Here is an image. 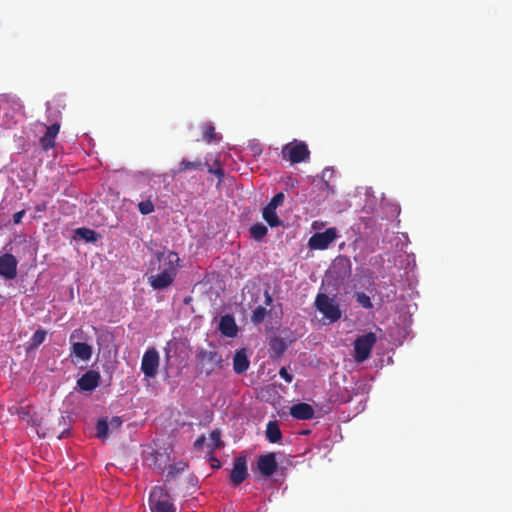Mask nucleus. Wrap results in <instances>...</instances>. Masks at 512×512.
I'll use <instances>...</instances> for the list:
<instances>
[{
	"label": "nucleus",
	"mask_w": 512,
	"mask_h": 512,
	"mask_svg": "<svg viewBox=\"0 0 512 512\" xmlns=\"http://www.w3.org/2000/svg\"><path fill=\"white\" fill-rule=\"evenodd\" d=\"M279 375L287 383H291L293 381V375L291 373H289L285 367L280 368Z\"/></svg>",
	"instance_id": "obj_37"
},
{
	"label": "nucleus",
	"mask_w": 512,
	"mask_h": 512,
	"mask_svg": "<svg viewBox=\"0 0 512 512\" xmlns=\"http://www.w3.org/2000/svg\"><path fill=\"white\" fill-rule=\"evenodd\" d=\"M76 233L88 242L96 241V232L89 228H79Z\"/></svg>",
	"instance_id": "obj_34"
},
{
	"label": "nucleus",
	"mask_w": 512,
	"mask_h": 512,
	"mask_svg": "<svg viewBox=\"0 0 512 512\" xmlns=\"http://www.w3.org/2000/svg\"><path fill=\"white\" fill-rule=\"evenodd\" d=\"M46 127L45 134L39 139V144L43 150L48 151L49 149L54 148L55 139L60 131V124L55 122Z\"/></svg>",
	"instance_id": "obj_15"
},
{
	"label": "nucleus",
	"mask_w": 512,
	"mask_h": 512,
	"mask_svg": "<svg viewBox=\"0 0 512 512\" xmlns=\"http://www.w3.org/2000/svg\"><path fill=\"white\" fill-rule=\"evenodd\" d=\"M210 444L209 447L211 451L215 449L222 448L224 446V442L221 439V431L219 429H214L209 435Z\"/></svg>",
	"instance_id": "obj_26"
},
{
	"label": "nucleus",
	"mask_w": 512,
	"mask_h": 512,
	"mask_svg": "<svg viewBox=\"0 0 512 512\" xmlns=\"http://www.w3.org/2000/svg\"><path fill=\"white\" fill-rule=\"evenodd\" d=\"M314 414L313 407L308 403H297L290 407V415L297 420H310Z\"/></svg>",
	"instance_id": "obj_16"
},
{
	"label": "nucleus",
	"mask_w": 512,
	"mask_h": 512,
	"mask_svg": "<svg viewBox=\"0 0 512 512\" xmlns=\"http://www.w3.org/2000/svg\"><path fill=\"white\" fill-rule=\"evenodd\" d=\"M338 264L348 265V267L350 268V262H349L348 258H339V259H337L335 264H334V266H336Z\"/></svg>",
	"instance_id": "obj_41"
},
{
	"label": "nucleus",
	"mask_w": 512,
	"mask_h": 512,
	"mask_svg": "<svg viewBox=\"0 0 512 512\" xmlns=\"http://www.w3.org/2000/svg\"><path fill=\"white\" fill-rule=\"evenodd\" d=\"M15 411L13 413L17 414V416L25 421L28 424L36 425V419L34 414L32 413V408L30 406H19L14 408Z\"/></svg>",
	"instance_id": "obj_23"
},
{
	"label": "nucleus",
	"mask_w": 512,
	"mask_h": 512,
	"mask_svg": "<svg viewBox=\"0 0 512 512\" xmlns=\"http://www.w3.org/2000/svg\"><path fill=\"white\" fill-rule=\"evenodd\" d=\"M187 467H188L187 463L182 462V461L170 465L168 468V472H167V478L168 479L175 478L179 473H182L183 471H185L187 469Z\"/></svg>",
	"instance_id": "obj_28"
},
{
	"label": "nucleus",
	"mask_w": 512,
	"mask_h": 512,
	"mask_svg": "<svg viewBox=\"0 0 512 512\" xmlns=\"http://www.w3.org/2000/svg\"><path fill=\"white\" fill-rule=\"evenodd\" d=\"M100 378L98 371L88 370L77 380V385L82 391H93L99 385Z\"/></svg>",
	"instance_id": "obj_14"
},
{
	"label": "nucleus",
	"mask_w": 512,
	"mask_h": 512,
	"mask_svg": "<svg viewBox=\"0 0 512 512\" xmlns=\"http://www.w3.org/2000/svg\"><path fill=\"white\" fill-rule=\"evenodd\" d=\"M205 168H207L208 173L214 174L217 178L219 183L223 181L224 178V170L220 166V163L218 160H215L214 166H211L208 162L207 165H205Z\"/></svg>",
	"instance_id": "obj_29"
},
{
	"label": "nucleus",
	"mask_w": 512,
	"mask_h": 512,
	"mask_svg": "<svg viewBox=\"0 0 512 512\" xmlns=\"http://www.w3.org/2000/svg\"><path fill=\"white\" fill-rule=\"evenodd\" d=\"M282 158L291 163H301L309 159L310 151L305 142L294 140L282 149Z\"/></svg>",
	"instance_id": "obj_3"
},
{
	"label": "nucleus",
	"mask_w": 512,
	"mask_h": 512,
	"mask_svg": "<svg viewBox=\"0 0 512 512\" xmlns=\"http://www.w3.org/2000/svg\"><path fill=\"white\" fill-rule=\"evenodd\" d=\"M159 367V354L157 350L152 347L146 350L142 357L141 370L148 378H154L157 375Z\"/></svg>",
	"instance_id": "obj_8"
},
{
	"label": "nucleus",
	"mask_w": 512,
	"mask_h": 512,
	"mask_svg": "<svg viewBox=\"0 0 512 512\" xmlns=\"http://www.w3.org/2000/svg\"><path fill=\"white\" fill-rule=\"evenodd\" d=\"M153 265H154V263H153V262H151V263H150V270H154V269H155V268L153 267Z\"/></svg>",
	"instance_id": "obj_49"
},
{
	"label": "nucleus",
	"mask_w": 512,
	"mask_h": 512,
	"mask_svg": "<svg viewBox=\"0 0 512 512\" xmlns=\"http://www.w3.org/2000/svg\"><path fill=\"white\" fill-rule=\"evenodd\" d=\"M92 346L85 342H73L71 345L70 357H75L82 361H89L92 357Z\"/></svg>",
	"instance_id": "obj_18"
},
{
	"label": "nucleus",
	"mask_w": 512,
	"mask_h": 512,
	"mask_svg": "<svg viewBox=\"0 0 512 512\" xmlns=\"http://www.w3.org/2000/svg\"><path fill=\"white\" fill-rule=\"evenodd\" d=\"M356 302L365 309H370L373 307L370 297L364 292H356L355 293Z\"/></svg>",
	"instance_id": "obj_31"
},
{
	"label": "nucleus",
	"mask_w": 512,
	"mask_h": 512,
	"mask_svg": "<svg viewBox=\"0 0 512 512\" xmlns=\"http://www.w3.org/2000/svg\"><path fill=\"white\" fill-rule=\"evenodd\" d=\"M266 437L270 443H278L282 439V432L277 421L267 423Z\"/></svg>",
	"instance_id": "obj_22"
},
{
	"label": "nucleus",
	"mask_w": 512,
	"mask_h": 512,
	"mask_svg": "<svg viewBox=\"0 0 512 512\" xmlns=\"http://www.w3.org/2000/svg\"><path fill=\"white\" fill-rule=\"evenodd\" d=\"M267 315V310L265 307H262V306H258L254 311H253V314L251 316V321L256 324V325H259L261 324L265 317Z\"/></svg>",
	"instance_id": "obj_32"
},
{
	"label": "nucleus",
	"mask_w": 512,
	"mask_h": 512,
	"mask_svg": "<svg viewBox=\"0 0 512 512\" xmlns=\"http://www.w3.org/2000/svg\"><path fill=\"white\" fill-rule=\"evenodd\" d=\"M18 260L13 254H0V276L5 280H13L17 276Z\"/></svg>",
	"instance_id": "obj_11"
},
{
	"label": "nucleus",
	"mask_w": 512,
	"mask_h": 512,
	"mask_svg": "<svg viewBox=\"0 0 512 512\" xmlns=\"http://www.w3.org/2000/svg\"><path fill=\"white\" fill-rule=\"evenodd\" d=\"M168 460L169 456L159 451L151 452L149 456H147L146 458L149 467L152 468L153 470L158 471L159 473L164 472Z\"/></svg>",
	"instance_id": "obj_19"
},
{
	"label": "nucleus",
	"mask_w": 512,
	"mask_h": 512,
	"mask_svg": "<svg viewBox=\"0 0 512 512\" xmlns=\"http://www.w3.org/2000/svg\"><path fill=\"white\" fill-rule=\"evenodd\" d=\"M205 442H206V437L204 435H202L196 439L194 446L197 449H201L203 447V445L205 444Z\"/></svg>",
	"instance_id": "obj_40"
},
{
	"label": "nucleus",
	"mask_w": 512,
	"mask_h": 512,
	"mask_svg": "<svg viewBox=\"0 0 512 512\" xmlns=\"http://www.w3.org/2000/svg\"><path fill=\"white\" fill-rule=\"evenodd\" d=\"M337 233L335 228H328L324 232H318L309 239L311 249L324 250L336 239Z\"/></svg>",
	"instance_id": "obj_10"
},
{
	"label": "nucleus",
	"mask_w": 512,
	"mask_h": 512,
	"mask_svg": "<svg viewBox=\"0 0 512 512\" xmlns=\"http://www.w3.org/2000/svg\"><path fill=\"white\" fill-rule=\"evenodd\" d=\"M97 437L100 439H105L108 436L109 424L105 419H100L97 422Z\"/></svg>",
	"instance_id": "obj_33"
},
{
	"label": "nucleus",
	"mask_w": 512,
	"mask_h": 512,
	"mask_svg": "<svg viewBox=\"0 0 512 512\" xmlns=\"http://www.w3.org/2000/svg\"><path fill=\"white\" fill-rule=\"evenodd\" d=\"M83 339H84V332L81 328L73 330L69 337V341L71 344L73 342H78L77 340H83Z\"/></svg>",
	"instance_id": "obj_36"
},
{
	"label": "nucleus",
	"mask_w": 512,
	"mask_h": 512,
	"mask_svg": "<svg viewBox=\"0 0 512 512\" xmlns=\"http://www.w3.org/2000/svg\"><path fill=\"white\" fill-rule=\"evenodd\" d=\"M212 347L211 350H206L204 348H197L196 350V360H197V370L200 374H205L206 376H210L217 369H222L224 367V359L222 356L216 351L215 347Z\"/></svg>",
	"instance_id": "obj_1"
},
{
	"label": "nucleus",
	"mask_w": 512,
	"mask_h": 512,
	"mask_svg": "<svg viewBox=\"0 0 512 512\" xmlns=\"http://www.w3.org/2000/svg\"><path fill=\"white\" fill-rule=\"evenodd\" d=\"M248 477L247 461L245 456H238L233 461L230 481L234 487L239 486Z\"/></svg>",
	"instance_id": "obj_12"
},
{
	"label": "nucleus",
	"mask_w": 512,
	"mask_h": 512,
	"mask_svg": "<svg viewBox=\"0 0 512 512\" xmlns=\"http://www.w3.org/2000/svg\"><path fill=\"white\" fill-rule=\"evenodd\" d=\"M207 165V161L203 162L201 159L197 158L196 160H187L182 159L177 168L173 171V175L182 174L189 170H203Z\"/></svg>",
	"instance_id": "obj_21"
},
{
	"label": "nucleus",
	"mask_w": 512,
	"mask_h": 512,
	"mask_svg": "<svg viewBox=\"0 0 512 512\" xmlns=\"http://www.w3.org/2000/svg\"><path fill=\"white\" fill-rule=\"evenodd\" d=\"M284 198V193L279 192L274 195L271 201L263 208L262 216L271 227H278L282 224V221L276 213V209L283 204Z\"/></svg>",
	"instance_id": "obj_6"
},
{
	"label": "nucleus",
	"mask_w": 512,
	"mask_h": 512,
	"mask_svg": "<svg viewBox=\"0 0 512 512\" xmlns=\"http://www.w3.org/2000/svg\"><path fill=\"white\" fill-rule=\"evenodd\" d=\"M270 347L277 355L283 354L287 349L285 341L278 337L271 340Z\"/></svg>",
	"instance_id": "obj_30"
},
{
	"label": "nucleus",
	"mask_w": 512,
	"mask_h": 512,
	"mask_svg": "<svg viewBox=\"0 0 512 512\" xmlns=\"http://www.w3.org/2000/svg\"><path fill=\"white\" fill-rule=\"evenodd\" d=\"M250 366V361L247 357V353L245 349H241L236 351L233 357V370L236 374L245 373Z\"/></svg>",
	"instance_id": "obj_20"
},
{
	"label": "nucleus",
	"mask_w": 512,
	"mask_h": 512,
	"mask_svg": "<svg viewBox=\"0 0 512 512\" xmlns=\"http://www.w3.org/2000/svg\"><path fill=\"white\" fill-rule=\"evenodd\" d=\"M202 130H203V140L206 141L207 143L220 141L221 136H219L218 133H216L215 127L212 124H210V123L204 124L202 127Z\"/></svg>",
	"instance_id": "obj_24"
},
{
	"label": "nucleus",
	"mask_w": 512,
	"mask_h": 512,
	"mask_svg": "<svg viewBox=\"0 0 512 512\" xmlns=\"http://www.w3.org/2000/svg\"><path fill=\"white\" fill-rule=\"evenodd\" d=\"M272 303V297L268 291L265 292V304L270 305Z\"/></svg>",
	"instance_id": "obj_47"
},
{
	"label": "nucleus",
	"mask_w": 512,
	"mask_h": 512,
	"mask_svg": "<svg viewBox=\"0 0 512 512\" xmlns=\"http://www.w3.org/2000/svg\"><path fill=\"white\" fill-rule=\"evenodd\" d=\"M123 421L120 417L116 416V417H113L110 422L108 423L109 426H111L112 429H118L121 427Z\"/></svg>",
	"instance_id": "obj_38"
},
{
	"label": "nucleus",
	"mask_w": 512,
	"mask_h": 512,
	"mask_svg": "<svg viewBox=\"0 0 512 512\" xmlns=\"http://www.w3.org/2000/svg\"><path fill=\"white\" fill-rule=\"evenodd\" d=\"M151 512H176V507L168 490L163 486H155L149 495Z\"/></svg>",
	"instance_id": "obj_2"
},
{
	"label": "nucleus",
	"mask_w": 512,
	"mask_h": 512,
	"mask_svg": "<svg viewBox=\"0 0 512 512\" xmlns=\"http://www.w3.org/2000/svg\"><path fill=\"white\" fill-rule=\"evenodd\" d=\"M69 431H70V428L69 427H65L59 434L56 435V437L58 439H62V438L66 437L69 434Z\"/></svg>",
	"instance_id": "obj_43"
},
{
	"label": "nucleus",
	"mask_w": 512,
	"mask_h": 512,
	"mask_svg": "<svg viewBox=\"0 0 512 512\" xmlns=\"http://www.w3.org/2000/svg\"><path fill=\"white\" fill-rule=\"evenodd\" d=\"M35 209L37 212H44L47 209V203L46 202L39 203L36 205Z\"/></svg>",
	"instance_id": "obj_42"
},
{
	"label": "nucleus",
	"mask_w": 512,
	"mask_h": 512,
	"mask_svg": "<svg viewBox=\"0 0 512 512\" xmlns=\"http://www.w3.org/2000/svg\"><path fill=\"white\" fill-rule=\"evenodd\" d=\"M257 469L263 477H271L278 469L276 454L271 452L260 455L257 460Z\"/></svg>",
	"instance_id": "obj_13"
},
{
	"label": "nucleus",
	"mask_w": 512,
	"mask_h": 512,
	"mask_svg": "<svg viewBox=\"0 0 512 512\" xmlns=\"http://www.w3.org/2000/svg\"><path fill=\"white\" fill-rule=\"evenodd\" d=\"M46 338V331L43 329H38L32 335L29 341V348H37L40 346Z\"/></svg>",
	"instance_id": "obj_27"
},
{
	"label": "nucleus",
	"mask_w": 512,
	"mask_h": 512,
	"mask_svg": "<svg viewBox=\"0 0 512 512\" xmlns=\"http://www.w3.org/2000/svg\"><path fill=\"white\" fill-rule=\"evenodd\" d=\"M268 229L262 223H256L251 226V237L256 241H261L267 235Z\"/></svg>",
	"instance_id": "obj_25"
},
{
	"label": "nucleus",
	"mask_w": 512,
	"mask_h": 512,
	"mask_svg": "<svg viewBox=\"0 0 512 512\" xmlns=\"http://www.w3.org/2000/svg\"><path fill=\"white\" fill-rule=\"evenodd\" d=\"M333 174V170L330 168H326L322 171V179H326V177H329Z\"/></svg>",
	"instance_id": "obj_45"
},
{
	"label": "nucleus",
	"mask_w": 512,
	"mask_h": 512,
	"mask_svg": "<svg viewBox=\"0 0 512 512\" xmlns=\"http://www.w3.org/2000/svg\"><path fill=\"white\" fill-rule=\"evenodd\" d=\"M315 307L330 322H336L341 318V310L338 303L327 294L319 293L315 299Z\"/></svg>",
	"instance_id": "obj_4"
},
{
	"label": "nucleus",
	"mask_w": 512,
	"mask_h": 512,
	"mask_svg": "<svg viewBox=\"0 0 512 512\" xmlns=\"http://www.w3.org/2000/svg\"><path fill=\"white\" fill-rule=\"evenodd\" d=\"M24 215H25V211L24 210L16 212L13 215V222L15 224H19L22 221V218H23Z\"/></svg>",
	"instance_id": "obj_39"
},
{
	"label": "nucleus",
	"mask_w": 512,
	"mask_h": 512,
	"mask_svg": "<svg viewBox=\"0 0 512 512\" xmlns=\"http://www.w3.org/2000/svg\"><path fill=\"white\" fill-rule=\"evenodd\" d=\"M138 210L143 215H148L154 211V204L150 199L141 201L138 204Z\"/></svg>",
	"instance_id": "obj_35"
},
{
	"label": "nucleus",
	"mask_w": 512,
	"mask_h": 512,
	"mask_svg": "<svg viewBox=\"0 0 512 512\" xmlns=\"http://www.w3.org/2000/svg\"><path fill=\"white\" fill-rule=\"evenodd\" d=\"M218 329L223 336L235 337L238 333V327L232 315L226 314L220 318Z\"/></svg>",
	"instance_id": "obj_17"
},
{
	"label": "nucleus",
	"mask_w": 512,
	"mask_h": 512,
	"mask_svg": "<svg viewBox=\"0 0 512 512\" xmlns=\"http://www.w3.org/2000/svg\"><path fill=\"white\" fill-rule=\"evenodd\" d=\"M377 341L376 334L368 332L356 338L354 341V359L361 363L370 357L373 346Z\"/></svg>",
	"instance_id": "obj_5"
},
{
	"label": "nucleus",
	"mask_w": 512,
	"mask_h": 512,
	"mask_svg": "<svg viewBox=\"0 0 512 512\" xmlns=\"http://www.w3.org/2000/svg\"><path fill=\"white\" fill-rule=\"evenodd\" d=\"M333 174V170L330 168H326L322 171V179H326V177H329Z\"/></svg>",
	"instance_id": "obj_44"
},
{
	"label": "nucleus",
	"mask_w": 512,
	"mask_h": 512,
	"mask_svg": "<svg viewBox=\"0 0 512 512\" xmlns=\"http://www.w3.org/2000/svg\"><path fill=\"white\" fill-rule=\"evenodd\" d=\"M58 422H59V424H61V422H63V423H64V425H66V418H65L64 416H60V417L58 418Z\"/></svg>",
	"instance_id": "obj_48"
},
{
	"label": "nucleus",
	"mask_w": 512,
	"mask_h": 512,
	"mask_svg": "<svg viewBox=\"0 0 512 512\" xmlns=\"http://www.w3.org/2000/svg\"><path fill=\"white\" fill-rule=\"evenodd\" d=\"M155 258L158 262L157 270L167 269L170 271L178 272L180 265V258L178 253L174 251H157L155 252Z\"/></svg>",
	"instance_id": "obj_7"
},
{
	"label": "nucleus",
	"mask_w": 512,
	"mask_h": 512,
	"mask_svg": "<svg viewBox=\"0 0 512 512\" xmlns=\"http://www.w3.org/2000/svg\"><path fill=\"white\" fill-rule=\"evenodd\" d=\"M155 274L148 277V283L155 290H163L169 287L177 277L178 272L170 271L167 269L157 270Z\"/></svg>",
	"instance_id": "obj_9"
},
{
	"label": "nucleus",
	"mask_w": 512,
	"mask_h": 512,
	"mask_svg": "<svg viewBox=\"0 0 512 512\" xmlns=\"http://www.w3.org/2000/svg\"><path fill=\"white\" fill-rule=\"evenodd\" d=\"M211 466L213 468H219L221 466L220 461L217 458H211Z\"/></svg>",
	"instance_id": "obj_46"
}]
</instances>
